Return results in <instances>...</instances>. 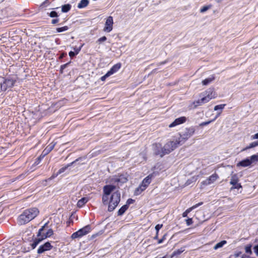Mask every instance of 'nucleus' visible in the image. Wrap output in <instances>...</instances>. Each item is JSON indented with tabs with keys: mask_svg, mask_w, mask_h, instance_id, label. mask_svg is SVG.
<instances>
[{
	"mask_svg": "<svg viewBox=\"0 0 258 258\" xmlns=\"http://www.w3.org/2000/svg\"><path fill=\"white\" fill-rule=\"evenodd\" d=\"M227 243L226 240H222L220 241V242H218L217 243L214 247V249L215 250H217V249L221 248L223 246L224 244H225Z\"/></svg>",
	"mask_w": 258,
	"mask_h": 258,
	"instance_id": "obj_26",
	"label": "nucleus"
},
{
	"mask_svg": "<svg viewBox=\"0 0 258 258\" xmlns=\"http://www.w3.org/2000/svg\"><path fill=\"white\" fill-rule=\"evenodd\" d=\"M193 104H194L195 107L204 104L203 102L202 101V99L194 101L193 102Z\"/></svg>",
	"mask_w": 258,
	"mask_h": 258,
	"instance_id": "obj_34",
	"label": "nucleus"
},
{
	"mask_svg": "<svg viewBox=\"0 0 258 258\" xmlns=\"http://www.w3.org/2000/svg\"><path fill=\"white\" fill-rule=\"evenodd\" d=\"M109 195H106L105 194L103 193L102 196V203L104 205H108V199H109Z\"/></svg>",
	"mask_w": 258,
	"mask_h": 258,
	"instance_id": "obj_27",
	"label": "nucleus"
},
{
	"mask_svg": "<svg viewBox=\"0 0 258 258\" xmlns=\"http://www.w3.org/2000/svg\"><path fill=\"white\" fill-rule=\"evenodd\" d=\"M184 251V249H177L173 252V255H178Z\"/></svg>",
	"mask_w": 258,
	"mask_h": 258,
	"instance_id": "obj_44",
	"label": "nucleus"
},
{
	"mask_svg": "<svg viewBox=\"0 0 258 258\" xmlns=\"http://www.w3.org/2000/svg\"><path fill=\"white\" fill-rule=\"evenodd\" d=\"M53 246L51 245L49 242H46L44 244L40 245L37 249V253L41 254L46 251L51 250Z\"/></svg>",
	"mask_w": 258,
	"mask_h": 258,
	"instance_id": "obj_13",
	"label": "nucleus"
},
{
	"mask_svg": "<svg viewBox=\"0 0 258 258\" xmlns=\"http://www.w3.org/2000/svg\"><path fill=\"white\" fill-rule=\"evenodd\" d=\"M39 212L38 209L36 208H31L24 210L18 218V224L22 225L28 223L34 219Z\"/></svg>",
	"mask_w": 258,
	"mask_h": 258,
	"instance_id": "obj_1",
	"label": "nucleus"
},
{
	"mask_svg": "<svg viewBox=\"0 0 258 258\" xmlns=\"http://www.w3.org/2000/svg\"><path fill=\"white\" fill-rule=\"evenodd\" d=\"M152 177L153 175L152 174H149L145 177L143 180L140 186L136 189L134 195L136 196L139 195L144 191L151 182Z\"/></svg>",
	"mask_w": 258,
	"mask_h": 258,
	"instance_id": "obj_4",
	"label": "nucleus"
},
{
	"mask_svg": "<svg viewBox=\"0 0 258 258\" xmlns=\"http://www.w3.org/2000/svg\"><path fill=\"white\" fill-rule=\"evenodd\" d=\"M251 164V162H250V160L248 158L244 159L240 162H239L237 164V166H241L242 167H247Z\"/></svg>",
	"mask_w": 258,
	"mask_h": 258,
	"instance_id": "obj_19",
	"label": "nucleus"
},
{
	"mask_svg": "<svg viewBox=\"0 0 258 258\" xmlns=\"http://www.w3.org/2000/svg\"><path fill=\"white\" fill-rule=\"evenodd\" d=\"M196 131L195 126H190L185 128L183 131L179 133V137L176 140L177 143L180 145L183 144L188 139L194 135Z\"/></svg>",
	"mask_w": 258,
	"mask_h": 258,
	"instance_id": "obj_2",
	"label": "nucleus"
},
{
	"mask_svg": "<svg viewBox=\"0 0 258 258\" xmlns=\"http://www.w3.org/2000/svg\"><path fill=\"white\" fill-rule=\"evenodd\" d=\"M255 145L256 146H258V141H255Z\"/></svg>",
	"mask_w": 258,
	"mask_h": 258,
	"instance_id": "obj_59",
	"label": "nucleus"
},
{
	"mask_svg": "<svg viewBox=\"0 0 258 258\" xmlns=\"http://www.w3.org/2000/svg\"><path fill=\"white\" fill-rule=\"evenodd\" d=\"M71 9V5L70 4H66L62 6L61 11L63 13L68 12Z\"/></svg>",
	"mask_w": 258,
	"mask_h": 258,
	"instance_id": "obj_25",
	"label": "nucleus"
},
{
	"mask_svg": "<svg viewBox=\"0 0 258 258\" xmlns=\"http://www.w3.org/2000/svg\"><path fill=\"white\" fill-rule=\"evenodd\" d=\"M165 235H164V236H163L162 238H161V239H159V240H158V243L159 244L162 243L163 242L164 240L165 239Z\"/></svg>",
	"mask_w": 258,
	"mask_h": 258,
	"instance_id": "obj_54",
	"label": "nucleus"
},
{
	"mask_svg": "<svg viewBox=\"0 0 258 258\" xmlns=\"http://www.w3.org/2000/svg\"><path fill=\"white\" fill-rule=\"evenodd\" d=\"M256 147L255 145V142H252L251 143L249 146H248L247 147H246V148H245L244 149H243V151H245V150H246L247 149H250V148H254Z\"/></svg>",
	"mask_w": 258,
	"mask_h": 258,
	"instance_id": "obj_37",
	"label": "nucleus"
},
{
	"mask_svg": "<svg viewBox=\"0 0 258 258\" xmlns=\"http://www.w3.org/2000/svg\"><path fill=\"white\" fill-rule=\"evenodd\" d=\"M106 40H107L106 37L103 36V37L100 38L99 39H98V40L97 41V42H98L99 43H102V42L105 41Z\"/></svg>",
	"mask_w": 258,
	"mask_h": 258,
	"instance_id": "obj_42",
	"label": "nucleus"
},
{
	"mask_svg": "<svg viewBox=\"0 0 258 258\" xmlns=\"http://www.w3.org/2000/svg\"><path fill=\"white\" fill-rule=\"evenodd\" d=\"M214 120H215V119H213V120H210L208 121L203 122L200 124V126H203L208 125L209 124H210L211 122L214 121Z\"/></svg>",
	"mask_w": 258,
	"mask_h": 258,
	"instance_id": "obj_40",
	"label": "nucleus"
},
{
	"mask_svg": "<svg viewBox=\"0 0 258 258\" xmlns=\"http://www.w3.org/2000/svg\"><path fill=\"white\" fill-rule=\"evenodd\" d=\"M252 140L258 139V133L251 137Z\"/></svg>",
	"mask_w": 258,
	"mask_h": 258,
	"instance_id": "obj_51",
	"label": "nucleus"
},
{
	"mask_svg": "<svg viewBox=\"0 0 258 258\" xmlns=\"http://www.w3.org/2000/svg\"><path fill=\"white\" fill-rule=\"evenodd\" d=\"M245 252L249 254H252V250H251V245L249 244L247 245L245 247Z\"/></svg>",
	"mask_w": 258,
	"mask_h": 258,
	"instance_id": "obj_33",
	"label": "nucleus"
},
{
	"mask_svg": "<svg viewBox=\"0 0 258 258\" xmlns=\"http://www.w3.org/2000/svg\"><path fill=\"white\" fill-rule=\"evenodd\" d=\"M91 227L90 225H86L77 231L73 233L72 234L71 238L72 239H76L82 237V236L89 233L91 231Z\"/></svg>",
	"mask_w": 258,
	"mask_h": 258,
	"instance_id": "obj_6",
	"label": "nucleus"
},
{
	"mask_svg": "<svg viewBox=\"0 0 258 258\" xmlns=\"http://www.w3.org/2000/svg\"><path fill=\"white\" fill-rule=\"evenodd\" d=\"M203 204V202H200V203H199L198 204H196L195 205H194L193 206H192L191 207L189 208V209H187L185 211L187 213H189L190 211H191L192 210L194 209H195L196 208H198V207H199L200 206H201Z\"/></svg>",
	"mask_w": 258,
	"mask_h": 258,
	"instance_id": "obj_29",
	"label": "nucleus"
},
{
	"mask_svg": "<svg viewBox=\"0 0 258 258\" xmlns=\"http://www.w3.org/2000/svg\"><path fill=\"white\" fill-rule=\"evenodd\" d=\"M44 154H42L37 158V160L40 161L43 157H44Z\"/></svg>",
	"mask_w": 258,
	"mask_h": 258,
	"instance_id": "obj_55",
	"label": "nucleus"
},
{
	"mask_svg": "<svg viewBox=\"0 0 258 258\" xmlns=\"http://www.w3.org/2000/svg\"><path fill=\"white\" fill-rule=\"evenodd\" d=\"M153 150L154 154L162 157L164 156L163 147L160 144L156 143L153 145Z\"/></svg>",
	"mask_w": 258,
	"mask_h": 258,
	"instance_id": "obj_11",
	"label": "nucleus"
},
{
	"mask_svg": "<svg viewBox=\"0 0 258 258\" xmlns=\"http://www.w3.org/2000/svg\"><path fill=\"white\" fill-rule=\"evenodd\" d=\"M134 200H133L132 199H129L127 200L126 205H127L128 206L129 205L133 204L134 203Z\"/></svg>",
	"mask_w": 258,
	"mask_h": 258,
	"instance_id": "obj_49",
	"label": "nucleus"
},
{
	"mask_svg": "<svg viewBox=\"0 0 258 258\" xmlns=\"http://www.w3.org/2000/svg\"><path fill=\"white\" fill-rule=\"evenodd\" d=\"M89 3L88 0H82L78 5V8L79 9H83L86 7Z\"/></svg>",
	"mask_w": 258,
	"mask_h": 258,
	"instance_id": "obj_22",
	"label": "nucleus"
},
{
	"mask_svg": "<svg viewBox=\"0 0 258 258\" xmlns=\"http://www.w3.org/2000/svg\"><path fill=\"white\" fill-rule=\"evenodd\" d=\"M219 175L216 172H215L206 179L203 180L201 182V187H203V186H207L212 183H213L219 178Z\"/></svg>",
	"mask_w": 258,
	"mask_h": 258,
	"instance_id": "obj_9",
	"label": "nucleus"
},
{
	"mask_svg": "<svg viewBox=\"0 0 258 258\" xmlns=\"http://www.w3.org/2000/svg\"><path fill=\"white\" fill-rule=\"evenodd\" d=\"M49 16L51 18L58 17V15L55 11H51Z\"/></svg>",
	"mask_w": 258,
	"mask_h": 258,
	"instance_id": "obj_39",
	"label": "nucleus"
},
{
	"mask_svg": "<svg viewBox=\"0 0 258 258\" xmlns=\"http://www.w3.org/2000/svg\"><path fill=\"white\" fill-rule=\"evenodd\" d=\"M44 239L43 237L35 238L33 242L31 244L32 249H34L38 245V244Z\"/></svg>",
	"mask_w": 258,
	"mask_h": 258,
	"instance_id": "obj_21",
	"label": "nucleus"
},
{
	"mask_svg": "<svg viewBox=\"0 0 258 258\" xmlns=\"http://www.w3.org/2000/svg\"><path fill=\"white\" fill-rule=\"evenodd\" d=\"M128 208V206L127 205H124L123 206H122L118 211L117 214L118 216H121L127 210V209Z\"/></svg>",
	"mask_w": 258,
	"mask_h": 258,
	"instance_id": "obj_24",
	"label": "nucleus"
},
{
	"mask_svg": "<svg viewBox=\"0 0 258 258\" xmlns=\"http://www.w3.org/2000/svg\"><path fill=\"white\" fill-rule=\"evenodd\" d=\"M68 29H69V27L67 26H63L62 27L57 28L56 29V31L57 33H60V32L67 31Z\"/></svg>",
	"mask_w": 258,
	"mask_h": 258,
	"instance_id": "obj_30",
	"label": "nucleus"
},
{
	"mask_svg": "<svg viewBox=\"0 0 258 258\" xmlns=\"http://www.w3.org/2000/svg\"><path fill=\"white\" fill-rule=\"evenodd\" d=\"M239 177L237 174H232L231 180L230 181V184L232 185V186L231 187V189H239L242 187L241 184L239 183Z\"/></svg>",
	"mask_w": 258,
	"mask_h": 258,
	"instance_id": "obj_8",
	"label": "nucleus"
},
{
	"mask_svg": "<svg viewBox=\"0 0 258 258\" xmlns=\"http://www.w3.org/2000/svg\"><path fill=\"white\" fill-rule=\"evenodd\" d=\"M186 120V118L184 116L178 117L174 120L171 124L169 125V127H173L176 125L181 124L185 122Z\"/></svg>",
	"mask_w": 258,
	"mask_h": 258,
	"instance_id": "obj_15",
	"label": "nucleus"
},
{
	"mask_svg": "<svg viewBox=\"0 0 258 258\" xmlns=\"http://www.w3.org/2000/svg\"><path fill=\"white\" fill-rule=\"evenodd\" d=\"M215 79V76L214 75L211 76L210 77L205 79L202 81V84L203 85H207L210 83H211L213 81H214Z\"/></svg>",
	"mask_w": 258,
	"mask_h": 258,
	"instance_id": "obj_20",
	"label": "nucleus"
},
{
	"mask_svg": "<svg viewBox=\"0 0 258 258\" xmlns=\"http://www.w3.org/2000/svg\"><path fill=\"white\" fill-rule=\"evenodd\" d=\"M55 146V144L52 143L50 144L48 146H47L45 149L43 151L42 154H44V156L48 154L49 152H50L54 148Z\"/></svg>",
	"mask_w": 258,
	"mask_h": 258,
	"instance_id": "obj_18",
	"label": "nucleus"
},
{
	"mask_svg": "<svg viewBox=\"0 0 258 258\" xmlns=\"http://www.w3.org/2000/svg\"><path fill=\"white\" fill-rule=\"evenodd\" d=\"M248 158L250 162H251V164L255 163L258 161V154L253 155Z\"/></svg>",
	"mask_w": 258,
	"mask_h": 258,
	"instance_id": "obj_28",
	"label": "nucleus"
},
{
	"mask_svg": "<svg viewBox=\"0 0 258 258\" xmlns=\"http://www.w3.org/2000/svg\"><path fill=\"white\" fill-rule=\"evenodd\" d=\"M253 249L256 255L258 256V244L254 246Z\"/></svg>",
	"mask_w": 258,
	"mask_h": 258,
	"instance_id": "obj_48",
	"label": "nucleus"
},
{
	"mask_svg": "<svg viewBox=\"0 0 258 258\" xmlns=\"http://www.w3.org/2000/svg\"><path fill=\"white\" fill-rule=\"evenodd\" d=\"M225 105H226V104H220V105H216L214 107V110L217 111L218 110H220V112H222V111L224 109Z\"/></svg>",
	"mask_w": 258,
	"mask_h": 258,
	"instance_id": "obj_32",
	"label": "nucleus"
},
{
	"mask_svg": "<svg viewBox=\"0 0 258 258\" xmlns=\"http://www.w3.org/2000/svg\"><path fill=\"white\" fill-rule=\"evenodd\" d=\"M48 224V222L46 223L43 226H42L38 231L37 233V236H40L41 234L42 231L43 230L44 227H45Z\"/></svg>",
	"mask_w": 258,
	"mask_h": 258,
	"instance_id": "obj_41",
	"label": "nucleus"
},
{
	"mask_svg": "<svg viewBox=\"0 0 258 258\" xmlns=\"http://www.w3.org/2000/svg\"><path fill=\"white\" fill-rule=\"evenodd\" d=\"M221 113V112H218L217 113V114L216 115V117H215V118L214 119H215V120L220 115Z\"/></svg>",
	"mask_w": 258,
	"mask_h": 258,
	"instance_id": "obj_56",
	"label": "nucleus"
},
{
	"mask_svg": "<svg viewBox=\"0 0 258 258\" xmlns=\"http://www.w3.org/2000/svg\"><path fill=\"white\" fill-rule=\"evenodd\" d=\"M205 95L206 96L205 97L201 98L202 101L203 102L204 104L209 102L212 99L215 98L216 97V94L214 91L213 88H209L208 89L206 92Z\"/></svg>",
	"mask_w": 258,
	"mask_h": 258,
	"instance_id": "obj_10",
	"label": "nucleus"
},
{
	"mask_svg": "<svg viewBox=\"0 0 258 258\" xmlns=\"http://www.w3.org/2000/svg\"><path fill=\"white\" fill-rule=\"evenodd\" d=\"M120 180V179L119 178H114V181L116 182H119Z\"/></svg>",
	"mask_w": 258,
	"mask_h": 258,
	"instance_id": "obj_58",
	"label": "nucleus"
},
{
	"mask_svg": "<svg viewBox=\"0 0 258 258\" xmlns=\"http://www.w3.org/2000/svg\"><path fill=\"white\" fill-rule=\"evenodd\" d=\"M53 234V231L52 229H49L47 232L43 236L44 238L49 237Z\"/></svg>",
	"mask_w": 258,
	"mask_h": 258,
	"instance_id": "obj_31",
	"label": "nucleus"
},
{
	"mask_svg": "<svg viewBox=\"0 0 258 258\" xmlns=\"http://www.w3.org/2000/svg\"><path fill=\"white\" fill-rule=\"evenodd\" d=\"M115 188L116 186L113 185H106L103 188V193L106 195H110Z\"/></svg>",
	"mask_w": 258,
	"mask_h": 258,
	"instance_id": "obj_16",
	"label": "nucleus"
},
{
	"mask_svg": "<svg viewBox=\"0 0 258 258\" xmlns=\"http://www.w3.org/2000/svg\"><path fill=\"white\" fill-rule=\"evenodd\" d=\"M70 62H71L66 63H65L64 64H62V65H61L60 66V73H61V74L63 73V70L65 69L68 67V66L69 64V63Z\"/></svg>",
	"mask_w": 258,
	"mask_h": 258,
	"instance_id": "obj_36",
	"label": "nucleus"
},
{
	"mask_svg": "<svg viewBox=\"0 0 258 258\" xmlns=\"http://www.w3.org/2000/svg\"><path fill=\"white\" fill-rule=\"evenodd\" d=\"M210 8H211V6H204L200 9V12L202 13H203L206 12L207 10H208Z\"/></svg>",
	"mask_w": 258,
	"mask_h": 258,
	"instance_id": "obj_35",
	"label": "nucleus"
},
{
	"mask_svg": "<svg viewBox=\"0 0 258 258\" xmlns=\"http://www.w3.org/2000/svg\"><path fill=\"white\" fill-rule=\"evenodd\" d=\"M121 68V63H117L114 64L108 72L109 73L110 75H113V74L117 72Z\"/></svg>",
	"mask_w": 258,
	"mask_h": 258,
	"instance_id": "obj_17",
	"label": "nucleus"
},
{
	"mask_svg": "<svg viewBox=\"0 0 258 258\" xmlns=\"http://www.w3.org/2000/svg\"><path fill=\"white\" fill-rule=\"evenodd\" d=\"M78 161V159H76L75 161L67 164V165L64 166V167H61L59 169L58 172L56 174H53L51 177L50 178V179H52L54 178H55L57 176H58L59 174L64 172L70 166H72L74 163H75L76 161Z\"/></svg>",
	"mask_w": 258,
	"mask_h": 258,
	"instance_id": "obj_14",
	"label": "nucleus"
},
{
	"mask_svg": "<svg viewBox=\"0 0 258 258\" xmlns=\"http://www.w3.org/2000/svg\"><path fill=\"white\" fill-rule=\"evenodd\" d=\"M113 24V20L112 17H108L106 20L103 31L105 32H110L112 30Z\"/></svg>",
	"mask_w": 258,
	"mask_h": 258,
	"instance_id": "obj_12",
	"label": "nucleus"
},
{
	"mask_svg": "<svg viewBox=\"0 0 258 258\" xmlns=\"http://www.w3.org/2000/svg\"><path fill=\"white\" fill-rule=\"evenodd\" d=\"M187 214L188 213L186 211H185L183 213L182 216L183 217H186L187 216Z\"/></svg>",
	"mask_w": 258,
	"mask_h": 258,
	"instance_id": "obj_57",
	"label": "nucleus"
},
{
	"mask_svg": "<svg viewBox=\"0 0 258 258\" xmlns=\"http://www.w3.org/2000/svg\"><path fill=\"white\" fill-rule=\"evenodd\" d=\"M178 145H180V144L177 143L176 139L175 141L167 142L164 147H163L164 155L169 154L171 151L174 150Z\"/></svg>",
	"mask_w": 258,
	"mask_h": 258,
	"instance_id": "obj_7",
	"label": "nucleus"
},
{
	"mask_svg": "<svg viewBox=\"0 0 258 258\" xmlns=\"http://www.w3.org/2000/svg\"><path fill=\"white\" fill-rule=\"evenodd\" d=\"M120 201V194L118 191L114 192L110 198L108 203V211L109 212L113 211L118 205Z\"/></svg>",
	"mask_w": 258,
	"mask_h": 258,
	"instance_id": "obj_3",
	"label": "nucleus"
},
{
	"mask_svg": "<svg viewBox=\"0 0 258 258\" xmlns=\"http://www.w3.org/2000/svg\"><path fill=\"white\" fill-rule=\"evenodd\" d=\"M111 75L109 74V73L107 72V73L104 75L103 76L101 77L100 79L102 81H104L107 78L110 76Z\"/></svg>",
	"mask_w": 258,
	"mask_h": 258,
	"instance_id": "obj_43",
	"label": "nucleus"
},
{
	"mask_svg": "<svg viewBox=\"0 0 258 258\" xmlns=\"http://www.w3.org/2000/svg\"><path fill=\"white\" fill-rule=\"evenodd\" d=\"M16 80L11 77L7 78H3V81L1 82V89L3 91H5L8 89L12 88L15 83Z\"/></svg>",
	"mask_w": 258,
	"mask_h": 258,
	"instance_id": "obj_5",
	"label": "nucleus"
},
{
	"mask_svg": "<svg viewBox=\"0 0 258 258\" xmlns=\"http://www.w3.org/2000/svg\"><path fill=\"white\" fill-rule=\"evenodd\" d=\"M186 223L187 226L190 225L192 223V220L191 218H188L186 220Z\"/></svg>",
	"mask_w": 258,
	"mask_h": 258,
	"instance_id": "obj_46",
	"label": "nucleus"
},
{
	"mask_svg": "<svg viewBox=\"0 0 258 258\" xmlns=\"http://www.w3.org/2000/svg\"><path fill=\"white\" fill-rule=\"evenodd\" d=\"M67 55V53L63 52L60 54V55L59 57V58L60 59H62L64 57H65Z\"/></svg>",
	"mask_w": 258,
	"mask_h": 258,
	"instance_id": "obj_52",
	"label": "nucleus"
},
{
	"mask_svg": "<svg viewBox=\"0 0 258 258\" xmlns=\"http://www.w3.org/2000/svg\"><path fill=\"white\" fill-rule=\"evenodd\" d=\"M162 226H163L162 224H157L155 226V229H156L157 233H158L159 230L162 227Z\"/></svg>",
	"mask_w": 258,
	"mask_h": 258,
	"instance_id": "obj_45",
	"label": "nucleus"
},
{
	"mask_svg": "<svg viewBox=\"0 0 258 258\" xmlns=\"http://www.w3.org/2000/svg\"><path fill=\"white\" fill-rule=\"evenodd\" d=\"M88 199L87 198H82L79 200L77 203V206L79 208L82 207L87 202Z\"/></svg>",
	"mask_w": 258,
	"mask_h": 258,
	"instance_id": "obj_23",
	"label": "nucleus"
},
{
	"mask_svg": "<svg viewBox=\"0 0 258 258\" xmlns=\"http://www.w3.org/2000/svg\"><path fill=\"white\" fill-rule=\"evenodd\" d=\"M69 55L71 57H73L77 54L75 52L71 51L70 52H69Z\"/></svg>",
	"mask_w": 258,
	"mask_h": 258,
	"instance_id": "obj_50",
	"label": "nucleus"
},
{
	"mask_svg": "<svg viewBox=\"0 0 258 258\" xmlns=\"http://www.w3.org/2000/svg\"><path fill=\"white\" fill-rule=\"evenodd\" d=\"M58 22H59L58 19H53L51 21V23L53 24H55L57 23Z\"/></svg>",
	"mask_w": 258,
	"mask_h": 258,
	"instance_id": "obj_53",
	"label": "nucleus"
},
{
	"mask_svg": "<svg viewBox=\"0 0 258 258\" xmlns=\"http://www.w3.org/2000/svg\"><path fill=\"white\" fill-rule=\"evenodd\" d=\"M158 238V233H156V235L155 236L154 239H157Z\"/></svg>",
	"mask_w": 258,
	"mask_h": 258,
	"instance_id": "obj_60",
	"label": "nucleus"
},
{
	"mask_svg": "<svg viewBox=\"0 0 258 258\" xmlns=\"http://www.w3.org/2000/svg\"><path fill=\"white\" fill-rule=\"evenodd\" d=\"M81 47H79V48H77V47H74V50H75V52L76 53V54H78L79 52L80 51L81 49Z\"/></svg>",
	"mask_w": 258,
	"mask_h": 258,
	"instance_id": "obj_47",
	"label": "nucleus"
},
{
	"mask_svg": "<svg viewBox=\"0 0 258 258\" xmlns=\"http://www.w3.org/2000/svg\"><path fill=\"white\" fill-rule=\"evenodd\" d=\"M50 4V2L49 0H45L44 2H43L41 5L40 6V7L41 8H44L47 6H48Z\"/></svg>",
	"mask_w": 258,
	"mask_h": 258,
	"instance_id": "obj_38",
	"label": "nucleus"
}]
</instances>
